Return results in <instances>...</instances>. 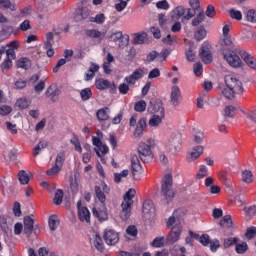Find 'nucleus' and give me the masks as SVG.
I'll use <instances>...</instances> for the list:
<instances>
[{
    "mask_svg": "<svg viewBox=\"0 0 256 256\" xmlns=\"http://www.w3.org/2000/svg\"><path fill=\"white\" fill-rule=\"evenodd\" d=\"M224 83L225 87L220 86L221 93L230 101L235 99V95H243V93H245L243 82L233 75H226L224 77Z\"/></svg>",
    "mask_w": 256,
    "mask_h": 256,
    "instance_id": "obj_1",
    "label": "nucleus"
},
{
    "mask_svg": "<svg viewBox=\"0 0 256 256\" xmlns=\"http://www.w3.org/2000/svg\"><path fill=\"white\" fill-rule=\"evenodd\" d=\"M161 197L163 205H169L175 197V191L173 190V175L166 174L162 179L161 185Z\"/></svg>",
    "mask_w": 256,
    "mask_h": 256,
    "instance_id": "obj_2",
    "label": "nucleus"
},
{
    "mask_svg": "<svg viewBox=\"0 0 256 256\" xmlns=\"http://www.w3.org/2000/svg\"><path fill=\"white\" fill-rule=\"evenodd\" d=\"M135 189H129L124 195V202H122L121 207L122 211L120 217L123 221H127L131 217V205H133V197H135Z\"/></svg>",
    "mask_w": 256,
    "mask_h": 256,
    "instance_id": "obj_3",
    "label": "nucleus"
},
{
    "mask_svg": "<svg viewBox=\"0 0 256 256\" xmlns=\"http://www.w3.org/2000/svg\"><path fill=\"white\" fill-rule=\"evenodd\" d=\"M233 50L229 49V53L223 52L224 59L227 61V63L230 65V67H233L234 69H239V67H243V61L237 55V49L239 48H233Z\"/></svg>",
    "mask_w": 256,
    "mask_h": 256,
    "instance_id": "obj_4",
    "label": "nucleus"
},
{
    "mask_svg": "<svg viewBox=\"0 0 256 256\" xmlns=\"http://www.w3.org/2000/svg\"><path fill=\"white\" fill-rule=\"evenodd\" d=\"M138 155V158L142 163H149L150 161H153V152H151V146L144 142H140L138 145Z\"/></svg>",
    "mask_w": 256,
    "mask_h": 256,
    "instance_id": "obj_5",
    "label": "nucleus"
},
{
    "mask_svg": "<svg viewBox=\"0 0 256 256\" xmlns=\"http://www.w3.org/2000/svg\"><path fill=\"white\" fill-rule=\"evenodd\" d=\"M183 232V226L181 223L176 224L172 227L168 236L166 237V245H173L181 238V233Z\"/></svg>",
    "mask_w": 256,
    "mask_h": 256,
    "instance_id": "obj_6",
    "label": "nucleus"
},
{
    "mask_svg": "<svg viewBox=\"0 0 256 256\" xmlns=\"http://www.w3.org/2000/svg\"><path fill=\"white\" fill-rule=\"evenodd\" d=\"M150 115L165 114V107H163V101L161 99H151L147 108Z\"/></svg>",
    "mask_w": 256,
    "mask_h": 256,
    "instance_id": "obj_7",
    "label": "nucleus"
},
{
    "mask_svg": "<svg viewBox=\"0 0 256 256\" xmlns=\"http://www.w3.org/2000/svg\"><path fill=\"white\" fill-rule=\"evenodd\" d=\"M199 57L202 59L205 65H210L213 63V54L211 53V49L209 48V44L204 42L199 49Z\"/></svg>",
    "mask_w": 256,
    "mask_h": 256,
    "instance_id": "obj_8",
    "label": "nucleus"
},
{
    "mask_svg": "<svg viewBox=\"0 0 256 256\" xmlns=\"http://www.w3.org/2000/svg\"><path fill=\"white\" fill-rule=\"evenodd\" d=\"M147 75V69H136L130 76L125 77L124 81L128 85H135L139 79H143V76Z\"/></svg>",
    "mask_w": 256,
    "mask_h": 256,
    "instance_id": "obj_9",
    "label": "nucleus"
},
{
    "mask_svg": "<svg viewBox=\"0 0 256 256\" xmlns=\"http://www.w3.org/2000/svg\"><path fill=\"white\" fill-rule=\"evenodd\" d=\"M103 239L106 245H117V243H119V233L115 230H105L103 233Z\"/></svg>",
    "mask_w": 256,
    "mask_h": 256,
    "instance_id": "obj_10",
    "label": "nucleus"
},
{
    "mask_svg": "<svg viewBox=\"0 0 256 256\" xmlns=\"http://www.w3.org/2000/svg\"><path fill=\"white\" fill-rule=\"evenodd\" d=\"M131 169H132V175L134 179L137 178V175L143 171V166H141V160H139V156L137 154L132 155L131 158Z\"/></svg>",
    "mask_w": 256,
    "mask_h": 256,
    "instance_id": "obj_11",
    "label": "nucleus"
},
{
    "mask_svg": "<svg viewBox=\"0 0 256 256\" xmlns=\"http://www.w3.org/2000/svg\"><path fill=\"white\" fill-rule=\"evenodd\" d=\"M181 89L179 86H172L171 93H170V103L172 107H179V99H181Z\"/></svg>",
    "mask_w": 256,
    "mask_h": 256,
    "instance_id": "obj_12",
    "label": "nucleus"
},
{
    "mask_svg": "<svg viewBox=\"0 0 256 256\" xmlns=\"http://www.w3.org/2000/svg\"><path fill=\"white\" fill-rule=\"evenodd\" d=\"M169 151L173 153V155L179 153L181 151V136H175L171 138L168 142Z\"/></svg>",
    "mask_w": 256,
    "mask_h": 256,
    "instance_id": "obj_13",
    "label": "nucleus"
},
{
    "mask_svg": "<svg viewBox=\"0 0 256 256\" xmlns=\"http://www.w3.org/2000/svg\"><path fill=\"white\" fill-rule=\"evenodd\" d=\"M60 95H61V90H59V88H57L55 84L50 85L45 92V96L51 97V101L53 102L57 101L55 97H59Z\"/></svg>",
    "mask_w": 256,
    "mask_h": 256,
    "instance_id": "obj_14",
    "label": "nucleus"
},
{
    "mask_svg": "<svg viewBox=\"0 0 256 256\" xmlns=\"http://www.w3.org/2000/svg\"><path fill=\"white\" fill-rule=\"evenodd\" d=\"M35 220L31 216L24 217V233L25 235H31L33 233Z\"/></svg>",
    "mask_w": 256,
    "mask_h": 256,
    "instance_id": "obj_15",
    "label": "nucleus"
},
{
    "mask_svg": "<svg viewBox=\"0 0 256 256\" xmlns=\"http://www.w3.org/2000/svg\"><path fill=\"white\" fill-rule=\"evenodd\" d=\"M147 128V118H141L138 123L136 124V129L134 131L135 137H141L143 135V132Z\"/></svg>",
    "mask_w": 256,
    "mask_h": 256,
    "instance_id": "obj_16",
    "label": "nucleus"
},
{
    "mask_svg": "<svg viewBox=\"0 0 256 256\" xmlns=\"http://www.w3.org/2000/svg\"><path fill=\"white\" fill-rule=\"evenodd\" d=\"M201 155H203V146H196L193 148V151L187 157V161L189 163H193V161H196V159H199Z\"/></svg>",
    "mask_w": 256,
    "mask_h": 256,
    "instance_id": "obj_17",
    "label": "nucleus"
},
{
    "mask_svg": "<svg viewBox=\"0 0 256 256\" xmlns=\"http://www.w3.org/2000/svg\"><path fill=\"white\" fill-rule=\"evenodd\" d=\"M92 213L94 217H97L99 221H107L109 219V214H107V208L105 205L103 206L102 210H97V208L92 209Z\"/></svg>",
    "mask_w": 256,
    "mask_h": 256,
    "instance_id": "obj_18",
    "label": "nucleus"
},
{
    "mask_svg": "<svg viewBox=\"0 0 256 256\" xmlns=\"http://www.w3.org/2000/svg\"><path fill=\"white\" fill-rule=\"evenodd\" d=\"M18 179L21 183V185H29V181L33 179V173L27 174L25 170H20L18 173Z\"/></svg>",
    "mask_w": 256,
    "mask_h": 256,
    "instance_id": "obj_19",
    "label": "nucleus"
},
{
    "mask_svg": "<svg viewBox=\"0 0 256 256\" xmlns=\"http://www.w3.org/2000/svg\"><path fill=\"white\" fill-rule=\"evenodd\" d=\"M78 217L80 221H86V223H91V213L87 207H82L78 210Z\"/></svg>",
    "mask_w": 256,
    "mask_h": 256,
    "instance_id": "obj_20",
    "label": "nucleus"
},
{
    "mask_svg": "<svg viewBox=\"0 0 256 256\" xmlns=\"http://www.w3.org/2000/svg\"><path fill=\"white\" fill-rule=\"evenodd\" d=\"M165 119V114H153L149 120L150 127H159Z\"/></svg>",
    "mask_w": 256,
    "mask_h": 256,
    "instance_id": "obj_21",
    "label": "nucleus"
},
{
    "mask_svg": "<svg viewBox=\"0 0 256 256\" xmlns=\"http://www.w3.org/2000/svg\"><path fill=\"white\" fill-rule=\"evenodd\" d=\"M186 9L183 6H178L172 11V21H179L180 17H185Z\"/></svg>",
    "mask_w": 256,
    "mask_h": 256,
    "instance_id": "obj_22",
    "label": "nucleus"
},
{
    "mask_svg": "<svg viewBox=\"0 0 256 256\" xmlns=\"http://www.w3.org/2000/svg\"><path fill=\"white\" fill-rule=\"evenodd\" d=\"M89 15H91V11L87 7H82L78 9L76 13L77 21H83L84 19H88Z\"/></svg>",
    "mask_w": 256,
    "mask_h": 256,
    "instance_id": "obj_23",
    "label": "nucleus"
},
{
    "mask_svg": "<svg viewBox=\"0 0 256 256\" xmlns=\"http://www.w3.org/2000/svg\"><path fill=\"white\" fill-rule=\"evenodd\" d=\"M93 245L97 251H100V253H103L105 251V244H103V238H101V235L99 233L95 234Z\"/></svg>",
    "mask_w": 256,
    "mask_h": 256,
    "instance_id": "obj_24",
    "label": "nucleus"
},
{
    "mask_svg": "<svg viewBox=\"0 0 256 256\" xmlns=\"http://www.w3.org/2000/svg\"><path fill=\"white\" fill-rule=\"evenodd\" d=\"M94 192L98 201L101 203V205H103V207H105V201H107V196H105V192H103L100 186H95Z\"/></svg>",
    "mask_w": 256,
    "mask_h": 256,
    "instance_id": "obj_25",
    "label": "nucleus"
},
{
    "mask_svg": "<svg viewBox=\"0 0 256 256\" xmlns=\"http://www.w3.org/2000/svg\"><path fill=\"white\" fill-rule=\"evenodd\" d=\"M142 212H143V215H151L155 213V208L153 207V203L149 200H146L143 203Z\"/></svg>",
    "mask_w": 256,
    "mask_h": 256,
    "instance_id": "obj_26",
    "label": "nucleus"
},
{
    "mask_svg": "<svg viewBox=\"0 0 256 256\" xmlns=\"http://www.w3.org/2000/svg\"><path fill=\"white\" fill-rule=\"evenodd\" d=\"M205 21V12L200 10L197 16L192 20L191 25L192 27H199Z\"/></svg>",
    "mask_w": 256,
    "mask_h": 256,
    "instance_id": "obj_27",
    "label": "nucleus"
},
{
    "mask_svg": "<svg viewBox=\"0 0 256 256\" xmlns=\"http://www.w3.org/2000/svg\"><path fill=\"white\" fill-rule=\"evenodd\" d=\"M96 117L99 121H107V119H109V107L101 108L98 110Z\"/></svg>",
    "mask_w": 256,
    "mask_h": 256,
    "instance_id": "obj_28",
    "label": "nucleus"
},
{
    "mask_svg": "<svg viewBox=\"0 0 256 256\" xmlns=\"http://www.w3.org/2000/svg\"><path fill=\"white\" fill-rule=\"evenodd\" d=\"M95 85L100 91H105V89H109V87H111V82H109V80L100 78L96 80Z\"/></svg>",
    "mask_w": 256,
    "mask_h": 256,
    "instance_id": "obj_29",
    "label": "nucleus"
},
{
    "mask_svg": "<svg viewBox=\"0 0 256 256\" xmlns=\"http://www.w3.org/2000/svg\"><path fill=\"white\" fill-rule=\"evenodd\" d=\"M254 177L253 172L251 170L242 171V181L243 183H247V185L253 183Z\"/></svg>",
    "mask_w": 256,
    "mask_h": 256,
    "instance_id": "obj_30",
    "label": "nucleus"
},
{
    "mask_svg": "<svg viewBox=\"0 0 256 256\" xmlns=\"http://www.w3.org/2000/svg\"><path fill=\"white\" fill-rule=\"evenodd\" d=\"M146 39H147V33H145V32L136 33L135 37L133 39V44L134 45H143V43H145Z\"/></svg>",
    "mask_w": 256,
    "mask_h": 256,
    "instance_id": "obj_31",
    "label": "nucleus"
},
{
    "mask_svg": "<svg viewBox=\"0 0 256 256\" xmlns=\"http://www.w3.org/2000/svg\"><path fill=\"white\" fill-rule=\"evenodd\" d=\"M220 227H224L226 229H230V227H233V220L231 219V215H225L220 220Z\"/></svg>",
    "mask_w": 256,
    "mask_h": 256,
    "instance_id": "obj_32",
    "label": "nucleus"
},
{
    "mask_svg": "<svg viewBox=\"0 0 256 256\" xmlns=\"http://www.w3.org/2000/svg\"><path fill=\"white\" fill-rule=\"evenodd\" d=\"M207 36V30H205V27L200 26V29L194 32V38L196 41H203L205 37Z\"/></svg>",
    "mask_w": 256,
    "mask_h": 256,
    "instance_id": "obj_33",
    "label": "nucleus"
},
{
    "mask_svg": "<svg viewBox=\"0 0 256 256\" xmlns=\"http://www.w3.org/2000/svg\"><path fill=\"white\" fill-rule=\"evenodd\" d=\"M17 67L27 70L31 67V60L29 58H20L17 61Z\"/></svg>",
    "mask_w": 256,
    "mask_h": 256,
    "instance_id": "obj_34",
    "label": "nucleus"
},
{
    "mask_svg": "<svg viewBox=\"0 0 256 256\" xmlns=\"http://www.w3.org/2000/svg\"><path fill=\"white\" fill-rule=\"evenodd\" d=\"M237 243H239V238H225L223 241V247L224 249H229V247H233V245H237Z\"/></svg>",
    "mask_w": 256,
    "mask_h": 256,
    "instance_id": "obj_35",
    "label": "nucleus"
},
{
    "mask_svg": "<svg viewBox=\"0 0 256 256\" xmlns=\"http://www.w3.org/2000/svg\"><path fill=\"white\" fill-rule=\"evenodd\" d=\"M145 109H147V102H145V100H139L134 105V111L137 113H143Z\"/></svg>",
    "mask_w": 256,
    "mask_h": 256,
    "instance_id": "obj_36",
    "label": "nucleus"
},
{
    "mask_svg": "<svg viewBox=\"0 0 256 256\" xmlns=\"http://www.w3.org/2000/svg\"><path fill=\"white\" fill-rule=\"evenodd\" d=\"M235 251L239 255H243L244 253H247V250L249 249V246L247 245V242H242L241 244H237L236 242Z\"/></svg>",
    "mask_w": 256,
    "mask_h": 256,
    "instance_id": "obj_37",
    "label": "nucleus"
},
{
    "mask_svg": "<svg viewBox=\"0 0 256 256\" xmlns=\"http://www.w3.org/2000/svg\"><path fill=\"white\" fill-rule=\"evenodd\" d=\"M94 151L98 157H103V155H107V153H109V147L105 144H101L100 147L94 148Z\"/></svg>",
    "mask_w": 256,
    "mask_h": 256,
    "instance_id": "obj_38",
    "label": "nucleus"
},
{
    "mask_svg": "<svg viewBox=\"0 0 256 256\" xmlns=\"http://www.w3.org/2000/svg\"><path fill=\"white\" fill-rule=\"evenodd\" d=\"M92 96L93 92L91 91V88H85L80 92V97L82 101H89V99H91Z\"/></svg>",
    "mask_w": 256,
    "mask_h": 256,
    "instance_id": "obj_39",
    "label": "nucleus"
},
{
    "mask_svg": "<svg viewBox=\"0 0 256 256\" xmlns=\"http://www.w3.org/2000/svg\"><path fill=\"white\" fill-rule=\"evenodd\" d=\"M48 143L47 141H40L37 146L34 148V157H37V155H39V153H41L42 149H47L48 147Z\"/></svg>",
    "mask_w": 256,
    "mask_h": 256,
    "instance_id": "obj_40",
    "label": "nucleus"
},
{
    "mask_svg": "<svg viewBox=\"0 0 256 256\" xmlns=\"http://www.w3.org/2000/svg\"><path fill=\"white\" fill-rule=\"evenodd\" d=\"M197 15V10L193 8H187L186 14L182 17V21H190V19H193Z\"/></svg>",
    "mask_w": 256,
    "mask_h": 256,
    "instance_id": "obj_41",
    "label": "nucleus"
},
{
    "mask_svg": "<svg viewBox=\"0 0 256 256\" xmlns=\"http://www.w3.org/2000/svg\"><path fill=\"white\" fill-rule=\"evenodd\" d=\"M89 21L91 23H97V25H103V23H105V14H98L95 17H90Z\"/></svg>",
    "mask_w": 256,
    "mask_h": 256,
    "instance_id": "obj_42",
    "label": "nucleus"
},
{
    "mask_svg": "<svg viewBox=\"0 0 256 256\" xmlns=\"http://www.w3.org/2000/svg\"><path fill=\"white\" fill-rule=\"evenodd\" d=\"M237 112V108L235 106H226L224 110V117H235V113Z\"/></svg>",
    "mask_w": 256,
    "mask_h": 256,
    "instance_id": "obj_43",
    "label": "nucleus"
},
{
    "mask_svg": "<svg viewBox=\"0 0 256 256\" xmlns=\"http://www.w3.org/2000/svg\"><path fill=\"white\" fill-rule=\"evenodd\" d=\"M53 202H54V205H61V203H63V190L58 189L55 192Z\"/></svg>",
    "mask_w": 256,
    "mask_h": 256,
    "instance_id": "obj_44",
    "label": "nucleus"
},
{
    "mask_svg": "<svg viewBox=\"0 0 256 256\" xmlns=\"http://www.w3.org/2000/svg\"><path fill=\"white\" fill-rule=\"evenodd\" d=\"M0 5H2V7L4 9H10L11 11H17V5L11 4L10 0H0Z\"/></svg>",
    "mask_w": 256,
    "mask_h": 256,
    "instance_id": "obj_45",
    "label": "nucleus"
},
{
    "mask_svg": "<svg viewBox=\"0 0 256 256\" xmlns=\"http://www.w3.org/2000/svg\"><path fill=\"white\" fill-rule=\"evenodd\" d=\"M48 223H49L50 231H55L57 229V225H59L57 216L56 215L50 216Z\"/></svg>",
    "mask_w": 256,
    "mask_h": 256,
    "instance_id": "obj_46",
    "label": "nucleus"
},
{
    "mask_svg": "<svg viewBox=\"0 0 256 256\" xmlns=\"http://www.w3.org/2000/svg\"><path fill=\"white\" fill-rule=\"evenodd\" d=\"M223 40L221 42V47L223 53H225V48L224 47H232L233 45V40H231V36H223Z\"/></svg>",
    "mask_w": 256,
    "mask_h": 256,
    "instance_id": "obj_47",
    "label": "nucleus"
},
{
    "mask_svg": "<svg viewBox=\"0 0 256 256\" xmlns=\"http://www.w3.org/2000/svg\"><path fill=\"white\" fill-rule=\"evenodd\" d=\"M64 163H65V152H60L57 154L55 165H57L61 169Z\"/></svg>",
    "mask_w": 256,
    "mask_h": 256,
    "instance_id": "obj_48",
    "label": "nucleus"
},
{
    "mask_svg": "<svg viewBox=\"0 0 256 256\" xmlns=\"http://www.w3.org/2000/svg\"><path fill=\"white\" fill-rule=\"evenodd\" d=\"M169 55H171V51H169V49H162V51L158 53V61H166Z\"/></svg>",
    "mask_w": 256,
    "mask_h": 256,
    "instance_id": "obj_49",
    "label": "nucleus"
},
{
    "mask_svg": "<svg viewBox=\"0 0 256 256\" xmlns=\"http://www.w3.org/2000/svg\"><path fill=\"white\" fill-rule=\"evenodd\" d=\"M246 19L249 23H256V10L250 9L246 14Z\"/></svg>",
    "mask_w": 256,
    "mask_h": 256,
    "instance_id": "obj_50",
    "label": "nucleus"
},
{
    "mask_svg": "<svg viewBox=\"0 0 256 256\" xmlns=\"http://www.w3.org/2000/svg\"><path fill=\"white\" fill-rule=\"evenodd\" d=\"M16 107L20 109H27L29 107V100L27 98H20L16 101Z\"/></svg>",
    "mask_w": 256,
    "mask_h": 256,
    "instance_id": "obj_51",
    "label": "nucleus"
},
{
    "mask_svg": "<svg viewBox=\"0 0 256 256\" xmlns=\"http://www.w3.org/2000/svg\"><path fill=\"white\" fill-rule=\"evenodd\" d=\"M209 170L205 165H202L196 175V179H203V177H207Z\"/></svg>",
    "mask_w": 256,
    "mask_h": 256,
    "instance_id": "obj_52",
    "label": "nucleus"
},
{
    "mask_svg": "<svg viewBox=\"0 0 256 256\" xmlns=\"http://www.w3.org/2000/svg\"><path fill=\"white\" fill-rule=\"evenodd\" d=\"M195 57H197V55L195 54V51L193 50V46H190L188 48V50L186 51L187 61L194 62Z\"/></svg>",
    "mask_w": 256,
    "mask_h": 256,
    "instance_id": "obj_53",
    "label": "nucleus"
},
{
    "mask_svg": "<svg viewBox=\"0 0 256 256\" xmlns=\"http://www.w3.org/2000/svg\"><path fill=\"white\" fill-rule=\"evenodd\" d=\"M208 245H210V250L212 251V253H217V249L221 247V242H219V240L217 239H214L210 240V243Z\"/></svg>",
    "mask_w": 256,
    "mask_h": 256,
    "instance_id": "obj_54",
    "label": "nucleus"
},
{
    "mask_svg": "<svg viewBox=\"0 0 256 256\" xmlns=\"http://www.w3.org/2000/svg\"><path fill=\"white\" fill-rule=\"evenodd\" d=\"M152 247H164L165 245V238L164 237H156L152 243Z\"/></svg>",
    "mask_w": 256,
    "mask_h": 256,
    "instance_id": "obj_55",
    "label": "nucleus"
},
{
    "mask_svg": "<svg viewBox=\"0 0 256 256\" xmlns=\"http://www.w3.org/2000/svg\"><path fill=\"white\" fill-rule=\"evenodd\" d=\"M189 5L191 9L198 11V13H201V10H203V8H201V3L199 2V0H189Z\"/></svg>",
    "mask_w": 256,
    "mask_h": 256,
    "instance_id": "obj_56",
    "label": "nucleus"
},
{
    "mask_svg": "<svg viewBox=\"0 0 256 256\" xmlns=\"http://www.w3.org/2000/svg\"><path fill=\"white\" fill-rule=\"evenodd\" d=\"M87 37H91L92 39H100L101 38V32L99 30H87L86 31Z\"/></svg>",
    "mask_w": 256,
    "mask_h": 256,
    "instance_id": "obj_57",
    "label": "nucleus"
},
{
    "mask_svg": "<svg viewBox=\"0 0 256 256\" xmlns=\"http://www.w3.org/2000/svg\"><path fill=\"white\" fill-rule=\"evenodd\" d=\"M230 17L232 19H236V21H241V19H243V14H241V11L239 10L231 9Z\"/></svg>",
    "mask_w": 256,
    "mask_h": 256,
    "instance_id": "obj_58",
    "label": "nucleus"
},
{
    "mask_svg": "<svg viewBox=\"0 0 256 256\" xmlns=\"http://www.w3.org/2000/svg\"><path fill=\"white\" fill-rule=\"evenodd\" d=\"M26 87H27V81L26 80L18 79L14 83V89L21 90V89H25Z\"/></svg>",
    "mask_w": 256,
    "mask_h": 256,
    "instance_id": "obj_59",
    "label": "nucleus"
},
{
    "mask_svg": "<svg viewBox=\"0 0 256 256\" xmlns=\"http://www.w3.org/2000/svg\"><path fill=\"white\" fill-rule=\"evenodd\" d=\"M194 74L196 77H199L203 74V64H201V62L194 64Z\"/></svg>",
    "mask_w": 256,
    "mask_h": 256,
    "instance_id": "obj_60",
    "label": "nucleus"
},
{
    "mask_svg": "<svg viewBox=\"0 0 256 256\" xmlns=\"http://www.w3.org/2000/svg\"><path fill=\"white\" fill-rule=\"evenodd\" d=\"M119 1L120 3L115 4V9L116 11L121 13V11H123L125 7H127V3H129V0H119Z\"/></svg>",
    "mask_w": 256,
    "mask_h": 256,
    "instance_id": "obj_61",
    "label": "nucleus"
},
{
    "mask_svg": "<svg viewBox=\"0 0 256 256\" xmlns=\"http://www.w3.org/2000/svg\"><path fill=\"white\" fill-rule=\"evenodd\" d=\"M205 13L210 19H213V17H215V15H217V12H215V6L208 5Z\"/></svg>",
    "mask_w": 256,
    "mask_h": 256,
    "instance_id": "obj_62",
    "label": "nucleus"
},
{
    "mask_svg": "<svg viewBox=\"0 0 256 256\" xmlns=\"http://www.w3.org/2000/svg\"><path fill=\"white\" fill-rule=\"evenodd\" d=\"M199 243H201V245H203L204 247L209 246V243H211V239L209 238V234H203L202 236H200Z\"/></svg>",
    "mask_w": 256,
    "mask_h": 256,
    "instance_id": "obj_63",
    "label": "nucleus"
},
{
    "mask_svg": "<svg viewBox=\"0 0 256 256\" xmlns=\"http://www.w3.org/2000/svg\"><path fill=\"white\" fill-rule=\"evenodd\" d=\"M255 235H256V227L252 226V227L247 228L246 234H245L247 239H253L255 237Z\"/></svg>",
    "mask_w": 256,
    "mask_h": 256,
    "instance_id": "obj_64",
    "label": "nucleus"
}]
</instances>
